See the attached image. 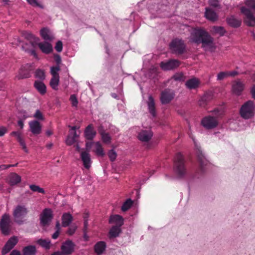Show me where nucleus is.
Here are the masks:
<instances>
[{"label":"nucleus","instance_id":"40","mask_svg":"<svg viewBox=\"0 0 255 255\" xmlns=\"http://www.w3.org/2000/svg\"><path fill=\"white\" fill-rule=\"evenodd\" d=\"M213 30L215 33L219 34L220 36H223L226 32L224 27L220 26H214Z\"/></svg>","mask_w":255,"mask_h":255},{"label":"nucleus","instance_id":"50","mask_svg":"<svg viewBox=\"0 0 255 255\" xmlns=\"http://www.w3.org/2000/svg\"><path fill=\"white\" fill-rule=\"evenodd\" d=\"M108 156L111 161L115 160L117 154L116 152L114 149H111L108 152Z\"/></svg>","mask_w":255,"mask_h":255},{"label":"nucleus","instance_id":"60","mask_svg":"<svg viewBox=\"0 0 255 255\" xmlns=\"http://www.w3.org/2000/svg\"><path fill=\"white\" fill-rule=\"evenodd\" d=\"M88 215H86L84 217V230L86 231L87 229L88 223Z\"/></svg>","mask_w":255,"mask_h":255},{"label":"nucleus","instance_id":"57","mask_svg":"<svg viewBox=\"0 0 255 255\" xmlns=\"http://www.w3.org/2000/svg\"><path fill=\"white\" fill-rule=\"evenodd\" d=\"M18 142L19 143L20 145L22 146V149L25 152H28V150L26 148L25 143L24 140L22 138L18 137Z\"/></svg>","mask_w":255,"mask_h":255},{"label":"nucleus","instance_id":"1","mask_svg":"<svg viewBox=\"0 0 255 255\" xmlns=\"http://www.w3.org/2000/svg\"><path fill=\"white\" fill-rule=\"evenodd\" d=\"M192 41L196 44H202L203 47H212L214 38L208 31L202 28H195L191 33Z\"/></svg>","mask_w":255,"mask_h":255},{"label":"nucleus","instance_id":"51","mask_svg":"<svg viewBox=\"0 0 255 255\" xmlns=\"http://www.w3.org/2000/svg\"><path fill=\"white\" fill-rule=\"evenodd\" d=\"M70 101L72 107H77L78 105V100L75 95H71L70 97Z\"/></svg>","mask_w":255,"mask_h":255},{"label":"nucleus","instance_id":"62","mask_svg":"<svg viewBox=\"0 0 255 255\" xmlns=\"http://www.w3.org/2000/svg\"><path fill=\"white\" fill-rule=\"evenodd\" d=\"M10 134L11 135L15 136L16 137L17 140H18V137L22 138L21 136V133L19 131H12L11 132Z\"/></svg>","mask_w":255,"mask_h":255},{"label":"nucleus","instance_id":"43","mask_svg":"<svg viewBox=\"0 0 255 255\" xmlns=\"http://www.w3.org/2000/svg\"><path fill=\"white\" fill-rule=\"evenodd\" d=\"M96 146V152L97 155L103 156L104 155V152L103 149V148L101 146L100 142L98 141L95 143Z\"/></svg>","mask_w":255,"mask_h":255},{"label":"nucleus","instance_id":"25","mask_svg":"<svg viewBox=\"0 0 255 255\" xmlns=\"http://www.w3.org/2000/svg\"><path fill=\"white\" fill-rule=\"evenodd\" d=\"M40 36L45 41H51L54 39L52 32L46 27H44L40 30Z\"/></svg>","mask_w":255,"mask_h":255},{"label":"nucleus","instance_id":"10","mask_svg":"<svg viewBox=\"0 0 255 255\" xmlns=\"http://www.w3.org/2000/svg\"><path fill=\"white\" fill-rule=\"evenodd\" d=\"M197 155L201 172H204L209 164V161L200 147L197 148Z\"/></svg>","mask_w":255,"mask_h":255},{"label":"nucleus","instance_id":"32","mask_svg":"<svg viewBox=\"0 0 255 255\" xmlns=\"http://www.w3.org/2000/svg\"><path fill=\"white\" fill-rule=\"evenodd\" d=\"M122 233L121 227L113 226L109 232V237L110 239L116 238L119 236Z\"/></svg>","mask_w":255,"mask_h":255},{"label":"nucleus","instance_id":"9","mask_svg":"<svg viewBox=\"0 0 255 255\" xmlns=\"http://www.w3.org/2000/svg\"><path fill=\"white\" fill-rule=\"evenodd\" d=\"M241 11L245 16V23L249 26H255V16L251 10L245 6H242L241 8Z\"/></svg>","mask_w":255,"mask_h":255},{"label":"nucleus","instance_id":"15","mask_svg":"<svg viewBox=\"0 0 255 255\" xmlns=\"http://www.w3.org/2000/svg\"><path fill=\"white\" fill-rule=\"evenodd\" d=\"M180 62L177 59H170L167 62H162L160 63L161 69L165 71L173 70L179 66Z\"/></svg>","mask_w":255,"mask_h":255},{"label":"nucleus","instance_id":"28","mask_svg":"<svg viewBox=\"0 0 255 255\" xmlns=\"http://www.w3.org/2000/svg\"><path fill=\"white\" fill-rule=\"evenodd\" d=\"M34 87L42 95L46 92V87L42 81L36 80L34 83Z\"/></svg>","mask_w":255,"mask_h":255},{"label":"nucleus","instance_id":"56","mask_svg":"<svg viewBox=\"0 0 255 255\" xmlns=\"http://www.w3.org/2000/svg\"><path fill=\"white\" fill-rule=\"evenodd\" d=\"M33 117L39 120H43V117L42 113L39 110H37L33 115Z\"/></svg>","mask_w":255,"mask_h":255},{"label":"nucleus","instance_id":"36","mask_svg":"<svg viewBox=\"0 0 255 255\" xmlns=\"http://www.w3.org/2000/svg\"><path fill=\"white\" fill-rule=\"evenodd\" d=\"M213 99V94L211 92L205 93L201 98L200 104L201 106H205L208 102Z\"/></svg>","mask_w":255,"mask_h":255},{"label":"nucleus","instance_id":"11","mask_svg":"<svg viewBox=\"0 0 255 255\" xmlns=\"http://www.w3.org/2000/svg\"><path fill=\"white\" fill-rule=\"evenodd\" d=\"M75 244L70 240L64 242L60 247L61 252L63 255H70L74 251Z\"/></svg>","mask_w":255,"mask_h":255},{"label":"nucleus","instance_id":"61","mask_svg":"<svg viewBox=\"0 0 255 255\" xmlns=\"http://www.w3.org/2000/svg\"><path fill=\"white\" fill-rule=\"evenodd\" d=\"M54 60H55V62L56 63V64H57V65H59V64L61 62V58L60 56L58 54H55L54 55Z\"/></svg>","mask_w":255,"mask_h":255},{"label":"nucleus","instance_id":"39","mask_svg":"<svg viewBox=\"0 0 255 255\" xmlns=\"http://www.w3.org/2000/svg\"><path fill=\"white\" fill-rule=\"evenodd\" d=\"M133 201L130 198H128L123 203L121 210L124 212L127 211L131 207Z\"/></svg>","mask_w":255,"mask_h":255},{"label":"nucleus","instance_id":"24","mask_svg":"<svg viewBox=\"0 0 255 255\" xmlns=\"http://www.w3.org/2000/svg\"><path fill=\"white\" fill-rule=\"evenodd\" d=\"M80 156L84 167L89 169L91 165V160L89 153L86 151H82Z\"/></svg>","mask_w":255,"mask_h":255},{"label":"nucleus","instance_id":"20","mask_svg":"<svg viewBox=\"0 0 255 255\" xmlns=\"http://www.w3.org/2000/svg\"><path fill=\"white\" fill-rule=\"evenodd\" d=\"M109 224H115V226L121 227L124 224L123 217L119 215H113L110 217L109 220Z\"/></svg>","mask_w":255,"mask_h":255},{"label":"nucleus","instance_id":"46","mask_svg":"<svg viewBox=\"0 0 255 255\" xmlns=\"http://www.w3.org/2000/svg\"><path fill=\"white\" fill-rule=\"evenodd\" d=\"M212 113L214 115L213 117L218 120V118L223 115L224 111L222 109L216 108L212 111Z\"/></svg>","mask_w":255,"mask_h":255},{"label":"nucleus","instance_id":"54","mask_svg":"<svg viewBox=\"0 0 255 255\" xmlns=\"http://www.w3.org/2000/svg\"><path fill=\"white\" fill-rule=\"evenodd\" d=\"M27 46H24L22 45V48L24 51L28 52L31 54V55L34 56L35 57H37V55L35 52V51L34 49H30L29 50L28 48L27 47Z\"/></svg>","mask_w":255,"mask_h":255},{"label":"nucleus","instance_id":"35","mask_svg":"<svg viewBox=\"0 0 255 255\" xmlns=\"http://www.w3.org/2000/svg\"><path fill=\"white\" fill-rule=\"evenodd\" d=\"M30 70L29 69L26 68V67H22L19 71L17 77L19 79H20L27 78L30 77Z\"/></svg>","mask_w":255,"mask_h":255},{"label":"nucleus","instance_id":"48","mask_svg":"<svg viewBox=\"0 0 255 255\" xmlns=\"http://www.w3.org/2000/svg\"><path fill=\"white\" fill-rule=\"evenodd\" d=\"M228 77L227 71L221 72L217 75V81H221Z\"/></svg>","mask_w":255,"mask_h":255},{"label":"nucleus","instance_id":"47","mask_svg":"<svg viewBox=\"0 0 255 255\" xmlns=\"http://www.w3.org/2000/svg\"><path fill=\"white\" fill-rule=\"evenodd\" d=\"M60 70V67L59 65L56 66H52L50 68V73L52 76H59L58 72Z\"/></svg>","mask_w":255,"mask_h":255},{"label":"nucleus","instance_id":"17","mask_svg":"<svg viewBox=\"0 0 255 255\" xmlns=\"http://www.w3.org/2000/svg\"><path fill=\"white\" fill-rule=\"evenodd\" d=\"M153 136V132L151 130H142L137 135L138 139L142 142H148Z\"/></svg>","mask_w":255,"mask_h":255},{"label":"nucleus","instance_id":"5","mask_svg":"<svg viewBox=\"0 0 255 255\" xmlns=\"http://www.w3.org/2000/svg\"><path fill=\"white\" fill-rule=\"evenodd\" d=\"M28 212L27 208L24 205H17L13 211V216L15 222L18 225H22L24 223L23 219L25 218Z\"/></svg>","mask_w":255,"mask_h":255},{"label":"nucleus","instance_id":"8","mask_svg":"<svg viewBox=\"0 0 255 255\" xmlns=\"http://www.w3.org/2000/svg\"><path fill=\"white\" fill-rule=\"evenodd\" d=\"M218 124V120L212 116H206L201 121L202 126L207 129L215 128Z\"/></svg>","mask_w":255,"mask_h":255},{"label":"nucleus","instance_id":"22","mask_svg":"<svg viewBox=\"0 0 255 255\" xmlns=\"http://www.w3.org/2000/svg\"><path fill=\"white\" fill-rule=\"evenodd\" d=\"M200 84V80L196 77L187 80L185 83L186 87L189 90L197 89L199 87Z\"/></svg>","mask_w":255,"mask_h":255},{"label":"nucleus","instance_id":"58","mask_svg":"<svg viewBox=\"0 0 255 255\" xmlns=\"http://www.w3.org/2000/svg\"><path fill=\"white\" fill-rule=\"evenodd\" d=\"M210 5L214 7H218L219 6V2L218 0H209Z\"/></svg>","mask_w":255,"mask_h":255},{"label":"nucleus","instance_id":"45","mask_svg":"<svg viewBox=\"0 0 255 255\" xmlns=\"http://www.w3.org/2000/svg\"><path fill=\"white\" fill-rule=\"evenodd\" d=\"M30 189L33 192H37L38 193L44 194V190L40 188L39 186L34 184H31L29 185Z\"/></svg>","mask_w":255,"mask_h":255},{"label":"nucleus","instance_id":"55","mask_svg":"<svg viewBox=\"0 0 255 255\" xmlns=\"http://www.w3.org/2000/svg\"><path fill=\"white\" fill-rule=\"evenodd\" d=\"M245 4L253 9L255 8V0H246Z\"/></svg>","mask_w":255,"mask_h":255},{"label":"nucleus","instance_id":"53","mask_svg":"<svg viewBox=\"0 0 255 255\" xmlns=\"http://www.w3.org/2000/svg\"><path fill=\"white\" fill-rule=\"evenodd\" d=\"M55 49L58 52H61L63 49V44L61 41L59 40L56 43Z\"/></svg>","mask_w":255,"mask_h":255},{"label":"nucleus","instance_id":"30","mask_svg":"<svg viewBox=\"0 0 255 255\" xmlns=\"http://www.w3.org/2000/svg\"><path fill=\"white\" fill-rule=\"evenodd\" d=\"M107 247L106 243L104 241H99L94 246V251L98 255L102 254Z\"/></svg>","mask_w":255,"mask_h":255},{"label":"nucleus","instance_id":"23","mask_svg":"<svg viewBox=\"0 0 255 255\" xmlns=\"http://www.w3.org/2000/svg\"><path fill=\"white\" fill-rule=\"evenodd\" d=\"M226 21L229 25L234 28L239 27L242 23L241 20L237 18L234 15L228 17L226 18Z\"/></svg>","mask_w":255,"mask_h":255},{"label":"nucleus","instance_id":"44","mask_svg":"<svg viewBox=\"0 0 255 255\" xmlns=\"http://www.w3.org/2000/svg\"><path fill=\"white\" fill-rule=\"evenodd\" d=\"M103 142L106 144H110L111 142V137L108 133H105L101 135Z\"/></svg>","mask_w":255,"mask_h":255},{"label":"nucleus","instance_id":"3","mask_svg":"<svg viewBox=\"0 0 255 255\" xmlns=\"http://www.w3.org/2000/svg\"><path fill=\"white\" fill-rule=\"evenodd\" d=\"M169 48L172 54L181 55L186 52V44L183 39L175 38L170 42Z\"/></svg>","mask_w":255,"mask_h":255},{"label":"nucleus","instance_id":"7","mask_svg":"<svg viewBox=\"0 0 255 255\" xmlns=\"http://www.w3.org/2000/svg\"><path fill=\"white\" fill-rule=\"evenodd\" d=\"M53 218L52 211L49 208L44 209L40 215V224L42 227L47 226L49 225Z\"/></svg>","mask_w":255,"mask_h":255},{"label":"nucleus","instance_id":"33","mask_svg":"<svg viewBox=\"0 0 255 255\" xmlns=\"http://www.w3.org/2000/svg\"><path fill=\"white\" fill-rule=\"evenodd\" d=\"M9 184L11 186L17 185L21 182V177L17 174L12 172L11 173L9 176Z\"/></svg>","mask_w":255,"mask_h":255},{"label":"nucleus","instance_id":"63","mask_svg":"<svg viewBox=\"0 0 255 255\" xmlns=\"http://www.w3.org/2000/svg\"><path fill=\"white\" fill-rule=\"evenodd\" d=\"M7 129L4 127H0V136H2L4 135V134L6 132Z\"/></svg>","mask_w":255,"mask_h":255},{"label":"nucleus","instance_id":"37","mask_svg":"<svg viewBox=\"0 0 255 255\" xmlns=\"http://www.w3.org/2000/svg\"><path fill=\"white\" fill-rule=\"evenodd\" d=\"M36 243L45 250H49L50 248L51 242L48 239H40L36 241Z\"/></svg>","mask_w":255,"mask_h":255},{"label":"nucleus","instance_id":"18","mask_svg":"<svg viewBox=\"0 0 255 255\" xmlns=\"http://www.w3.org/2000/svg\"><path fill=\"white\" fill-rule=\"evenodd\" d=\"M30 131L34 134H39L41 131V126L39 122L36 120L29 122Z\"/></svg>","mask_w":255,"mask_h":255},{"label":"nucleus","instance_id":"42","mask_svg":"<svg viewBox=\"0 0 255 255\" xmlns=\"http://www.w3.org/2000/svg\"><path fill=\"white\" fill-rule=\"evenodd\" d=\"M172 79L176 81L183 82L186 80V77L182 73H178L172 76Z\"/></svg>","mask_w":255,"mask_h":255},{"label":"nucleus","instance_id":"34","mask_svg":"<svg viewBox=\"0 0 255 255\" xmlns=\"http://www.w3.org/2000/svg\"><path fill=\"white\" fill-rule=\"evenodd\" d=\"M22 36L24 37V38L30 41L28 44L26 43L24 46H29V47L34 46L33 43L31 41L32 40H35L36 37L33 34L28 31H24L22 33Z\"/></svg>","mask_w":255,"mask_h":255},{"label":"nucleus","instance_id":"26","mask_svg":"<svg viewBox=\"0 0 255 255\" xmlns=\"http://www.w3.org/2000/svg\"><path fill=\"white\" fill-rule=\"evenodd\" d=\"M61 226L63 227H67L70 226L73 221L72 215L68 212L64 213L61 217Z\"/></svg>","mask_w":255,"mask_h":255},{"label":"nucleus","instance_id":"6","mask_svg":"<svg viewBox=\"0 0 255 255\" xmlns=\"http://www.w3.org/2000/svg\"><path fill=\"white\" fill-rule=\"evenodd\" d=\"M11 221L10 216L7 214H3L0 220V230L3 235H9L11 230Z\"/></svg>","mask_w":255,"mask_h":255},{"label":"nucleus","instance_id":"29","mask_svg":"<svg viewBox=\"0 0 255 255\" xmlns=\"http://www.w3.org/2000/svg\"><path fill=\"white\" fill-rule=\"evenodd\" d=\"M96 134L91 125H88L85 128L84 131V135L85 138L88 140H92L95 136Z\"/></svg>","mask_w":255,"mask_h":255},{"label":"nucleus","instance_id":"2","mask_svg":"<svg viewBox=\"0 0 255 255\" xmlns=\"http://www.w3.org/2000/svg\"><path fill=\"white\" fill-rule=\"evenodd\" d=\"M174 172L178 178H183L187 174V169L183 155L180 153L176 154L174 159Z\"/></svg>","mask_w":255,"mask_h":255},{"label":"nucleus","instance_id":"16","mask_svg":"<svg viewBox=\"0 0 255 255\" xmlns=\"http://www.w3.org/2000/svg\"><path fill=\"white\" fill-rule=\"evenodd\" d=\"M245 88L244 84L240 80L235 81L232 84V92L237 95L240 96Z\"/></svg>","mask_w":255,"mask_h":255},{"label":"nucleus","instance_id":"38","mask_svg":"<svg viewBox=\"0 0 255 255\" xmlns=\"http://www.w3.org/2000/svg\"><path fill=\"white\" fill-rule=\"evenodd\" d=\"M59 82V76H52L50 81V85L52 89L56 90L58 89V86Z\"/></svg>","mask_w":255,"mask_h":255},{"label":"nucleus","instance_id":"52","mask_svg":"<svg viewBox=\"0 0 255 255\" xmlns=\"http://www.w3.org/2000/svg\"><path fill=\"white\" fill-rule=\"evenodd\" d=\"M27 2L33 6L39 7L42 8L43 6L39 4L36 0H26Z\"/></svg>","mask_w":255,"mask_h":255},{"label":"nucleus","instance_id":"21","mask_svg":"<svg viewBox=\"0 0 255 255\" xmlns=\"http://www.w3.org/2000/svg\"><path fill=\"white\" fill-rule=\"evenodd\" d=\"M37 45L40 50L44 54H49L53 51L52 45L47 41L39 42L37 43Z\"/></svg>","mask_w":255,"mask_h":255},{"label":"nucleus","instance_id":"13","mask_svg":"<svg viewBox=\"0 0 255 255\" xmlns=\"http://www.w3.org/2000/svg\"><path fill=\"white\" fill-rule=\"evenodd\" d=\"M69 127L71 129L65 140V143L66 145L70 146L76 142V138L78 137L79 134H77L76 130L79 128H77L76 126L71 127L70 126Z\"/></svg>","mask_w":255,"mask_h":255},{"label":"nucleus","instance_id":"41","mask_svg":"<svg viewBox=\"0 0 255 255\" xmlns=\"http://www.w3.org/2000/svg\"><path fill=\"white\" fill-rule=\"evenodd\" d=\"M35 77L36 78L39 79L40 81H42L45 79V75L43 70L38 69L35 72Z\"/></svg>","mask_w":255,"mask_h":255},{"label":"nucleus","instance_id":"59","mask_svg":"<svg viewBox=\"0 0 255 255\" xmlns=\"http://www.w3.org/2000/svg\"><path fill=\"white\" fill-rule=\"evenodd\" d=\"M148 74L150 78H154L157 75L156 69H150L148 72Z\"/></svg>","mask_w":255,"mask_h":255},{"label":"nucleus","instance_id":"14","mask_svg":"<svg viewBox=\"0 0 255 255\" xmlns=\"http://www.w3.org/2000/svg\"><path fill=\"white\" fill-rule=\"evenodd\" d=\"M17 242L18 239L16 237L13 236L10 238L2 249V255H5L9 253L15 247Z\"/></svg>","mask_w":255,"mask_h":255},{"label":"nucleus","instance_id":"31","mask_svg":"<svg viewBox=\"0 0 255 255\" xmlns=\"http://www.w3.org/2000/svg\"><path fill=\"white\" fill-rule=\"evenodd\" d=\"M37 253L36 247L34 245H28L22 248V255H35Z\"/></svg>","mask_w":255,"mask_h":255},{"label":"nucleus","instance_id":"27","mask_svg":"<svg viewBox=\"0 0 255 255\" xmlns=\"http://www.w3.org/2000/svg\"><path fill=\"white\" fill-rule=\"evenodd\" d=\"M147 104L149 113L153 118L155 117L156 112L155 108V102L153 98L151 96L148 97Z\"/></svg>","mask_w":255,"mask_h":255},{"label":"nucleus","instance_id":"19","mask_svg":"<svg viewBox=\"0 0 255 255\" xmlns=\"http://www.w3.org/2000/svg\"><path fill=\"white\" fill-rule=\"evenodd\" d=\"M205 16L208 20L212 22L217 21L219 18L218 14L209 7H206Z\"/></svg>","mask_w":255,"mask_h":255},{"label":"nucleus","instance_id":"64","mask_svg":"<svg viewBox=\"0 0 255 255\" xmlns=\"http://www.w3.org/2000/svg\"><path fill=\"white\" fill-rule=\"evenodd\" d=\"M9 255H21L20 251L17 250H12Z\"/></svg>","mask_w":255,"mask_h":255},{"label":"nucleus","instance_id":"12","mask_svg":"<svg viewBox=\"0 0 255 255\" xmlns=\"http://www.w3.org/2000/svg\"><path fill=\"white\" fill-rule=\"evenodd\" d=\"M175 93L173 90L166 89L161 93L160 101L162 104L169 103L174 98Z\"/></svg>","mask_w":255,"mask_h":255},{"label":"nucleus","instance_id":"4","mask_svg":"<svg viewBox=\"0 0 255 255\" xmlns=\"http://www.w3.org/2000/svg\"><path fill=\"white\" fill-rule=\"evenodd\" d=\"M255 114V104L253 101L249 100L241 107L240 114L244 119L248 120L253 117Z\"/></svg>","mask_w":255,"mask_h":255},{"label":"nucleus","instance_id":"49","mask_svg":"<svg viewBox=\"0 0 255 255\" xmlns=\"http://www.w3.org/2000/svg\"><path fill=\"white\" fill-rule=\"evenodd\" d=\"M77 228V227L76 225H72L68 228L66 233L70 236H72L75 233Z\"/></svg>","mask_w":255,"mask_h":255}]
</instances>
